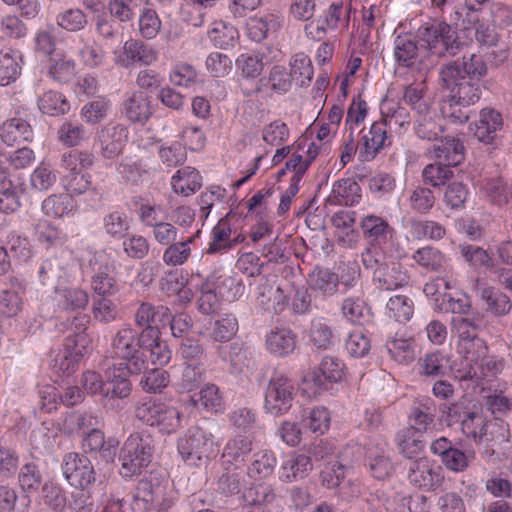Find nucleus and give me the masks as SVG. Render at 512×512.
I'll return each mask as SVG.
<instances>
[{
	"label": "nucleus",
	"instance_id": "1",
	"mask_svg": "<svg viewBox=\"0 0 512 512\" xmlns=\"http://www.w3.org/2000/svg\"><path fill=\"white\" fill-rule=\"evenodd\" d=\"M150 331L137 332L132 327L125 326L116 332L109 354L112 359L121 361L117 366L136 375L148 369V356L144 355L143 346L151 340Z\"/></svg>",
	"mask_w": 512,
	"mask_h": 512
},
{
	"label": "nucleus",
	"instance_id": "2",
	"mask_svg": "<svg viewBox=\"0 0 512 512\" xmlns=\"http://www.w3.org/2000/svg\"><path fill=\"white\" fill-rule=\"evenodd\" d=\"M371 271L372 280L380 290H396L408 286L411 275L407 267L397 260H387V252L366 256L361 260Z\"/></svg>",
	"mask_w": 512,
	"mask_h": 512
},
{
	"label": "nucleus",
	"instance_id": "3",
	"mask_svg": "<svg viewBox=\"0 0 512 512\" xmlns=\"http://www.w3.org/2000/svg\"><path fill=\"white\" fill-rule=\"evenodd\" d=\"M362 238L366 247L361 253V260L387 252V248L396 238V230L388 219L374 213L363 215L359 221Z\"/></svg>",
	"mask_w": 512,
	"mask_h": 512
},
{
	"label": "nucleus",
	"instance_id": "4",
	"mask_svg": "<svg viewBox=\"0 0 512 512\" xmlns=\"http://www.w3.org/2000/svg\"><path fill=\"white\" fill-rule=\"evenodd\" d=\"M153 450L152 439L149 435L131 434L120 450V474L124 478L139 475L151 463Z\"/></svg>",
	"mask_w": 512,
	"mask_h": 512
},
{
	"label": "nucleus",
	"instance_id": "5",
	"mask_svg": "<svg viewBox=\"0 0 512 512\" xmlns=\"http://www.w3.org/2000/svg\"><path fill=\"white\" fill-rule=\"evenodd\" d=\"M294 381L283 371L275 370L271 375L264 395V410L273 417L289 412L297 396Z\"/></svg>",
	"mask_w": 512,
	"mask_h": 512
},
{
	"label": "nucleus",
	"instance_id": "6",
	"mask_svg": "<svg viewBox=\"0 0 512 512\" xmlns=\"http://www.w3.org/2000/svg\"><path fill=\"white\" fill-rule=\"evenodd\" d=\"M177 449L188 465L200 466L215 453L214 437L205 429L193 426L179 438Z\"/></svg>",
	"mask_w": 512,
	"mask_h": 512
},
{
	"label": "nucleus",
	"instance_id": "7",
	"mask_svg": "<svg viewBox=\"0 0 512 512\" xmlns=\"http://www.w3.org/2000/svg\"><path fill=\"white\" fill-rule=\"evenodd\" d=\"M417 35L427 49L437 57L454 56L461 45L456 31L446 22H427L418 28Z\"/></svg>",
	"mask_w": 512,
	"mask_h": 512
},
{
	"label": "nucleus",
	"instance_id": "8",
	"mask_svg": "<svg viewBox=\"0 0 512 512\" xmlns=\"http://www.w3.org/2000/svg\"><path fill=\"white\" fill-rule=\"evenodd\" d=\"M92 272L91 289L99 297H110L119 291L116 279V263L113 257L105 250L93 253L88 261Z\"/></svg>",
	"mask_w": 512,
	"mask_h": 512
},
{
	"label": "nucleus",
	"instance_id": "9",
	"mask_svg": "<svg viewBox=\"0 0 512 512\" xmlns=\"http://www.w3.org/2000/svg\"><path fill=\"white\" fill-rule=\"evenodd\" d=\"M456 69L442 67L439 72L440 83L448 91V99L467 108L479 101L481 88L478 82L461 77Z\"/></svg>",
	"mask_w": 512,
	"mask_h": 512
},
{
	"label": "nucleus",
	"instance_id": "10",
	"mask_svg": "<svg viewBox=\"0 0 512 512\" xmlns=\"http://www.w3.org/2000/svg\"><path fill=\"white\" fill-rule=\"evenodd\" d=\"M130 374L132 373L116 364L108 368L103 398L104 408L110 410L122 408L120 400L128 398L132 392V384L128 378Z\"/></svg>",
	"mask_w": 512,
	"mask_h": 512
},
{
	"label": "nucleus",
	"instance_id": "11",
	"mask_svg": "<svg viewBox=\"0 0 512 512\" xmlns=\"http://www.w3.org/2000/svg\"><path fill=\"white\" fill-rule=\"evenodd\" d=\"M407 480L416 488L435 491L442 486L444 475L440 466L426 457H419L409 463Z\"/></svg>",
	"mask_w": 512,
	"mask_h": 512
},
{
	"label": "nucleus",
	"instance_id": "12",
	"mask_svg": "<svg viewBox=\"0 0 512 512\" xmlns=\"http://www.w3.org/2000/svg\"><path fill=\"white\" fill-rule=\"evenodd\" d=\"M61 468L65 479L73 487L86 489L96 480L94 467L85 455L76 452L67 453Z\"/></svg>",
	"mask_w": 512,
	"mask_h": 512
},
{
	"label": "nucleus",
	"instance_id": "13",
	"mask_svg": "<svg viewBox=\"0 0 512 512\" xmlns=\"http://www.w3.org/2000/svg\"><path fill=\"white\" fill-rule=\"evenodd\" d=\"M345 376V365L337 357L326 356L318 369L305 376L304 382L312 385L315 392L327 391L334 383L340 382Z\"/></svg>",
	"mask_w": 512,
	"mask_h": 512
},
{
	"label": "nucleus",
	"instance_id": "14",
	"mask_svg": "<svg viewBox=\"0 0 512 512\" xmlns=\"http://www.w3.org/2000/svg\"><path fill=\"white\" fill-rule=\"evenodd\" d=\"M115 63L130 68L136 63L151 65L158 58V52L149 44L138 39L127 40L122 49L115 51Z\"/></svg>",
	"mask_w": 512,
	"mask_h": 512
},
{
	"label": "nucleus",
	"instance_id": "15",
	"mask_svg": "<svg viewBox=\"0 0 512 512\" xmlns=\"http://www.w3.org/2000/svg\"><path fill=\"white\" fill-rule=\"evenodd\" d=\"M165 494V486L162 481L150 474L148 477L142 478L136 488V494L134 496L136 501H142L144 508L150 510L152 507L158 506L160 511H166L172 507L173 501L163 499L159 503L160 498Z\"/></svg>",
	"mask_w": 512,
	"mask_h": 512
},
{
	"label": "nucleus",
	"instance_id": "16",
	"mask_svg": "<svg viewBox=\"0 0 512 512\" xmlns=\"http://www.w3.org/2000/svg\"><path fill=\"white\" fill-rule=\"evenodd\" d=\"M292 79L290 72L284 66L275 65L270 70L268 77L260 78L251 87H245V83H242L241 91L244 96H252L261 92L264 87H269L275 93L284 94L290 90Z\"/></svg>",
	"mask_w": 512,
	"mask_h": 512
},
{
	"label": "nucleus",
	"instance_id": "17",
	"mask_svg": "<svg viewBox=\"0 0 512 512\" xmlns=\"http://www.w3.org/2000/svg\"><path fill=\"white\" fill-rule=\"evenodd\" d=\"M89 323L90 317L86 314L79 313L72 319L57 323L55 327L60 333H70L67 337L66 344L76 346V353L81 354L86 351L91 343V338L86 333Z\"/></svg>",
	"mask_w": 512,
	"mask_h": 512
},
{
	"label": "nucleus",
	"instance_id": "18",
	"mask_svg": "<svg viewBox=\"0 0 512 512\" xmlns=\"http://www.w3.org/2000/svg\"><path fill=\"white\" fill-rule=\"evenodd\" d=\"M100 153L105 159L117 157L127 141V129L121 124H108L98 133L96 138Z\"/></svg>",
	"mask_w": 512,
	"mask_h": 512
},
{
	"label": "nucleus",
	"instance_id": "19",
	"mask_svg": "<svg viewBox=\"0 0 512 512\" xmlns=\"http://www.w3.org/2000/svg\"><path fill=\"white\" fill-rule=\"evenodd\" d=\"M170 321V309L163 305L155 306L149 302L140 304L135 313V322L142 331L149 329L160 331Z\"/></svg>",
	"mask_w": 512,
	"mask_h": 512
},
{
	"label": "nucleus",
	"instance_id": "20",
	"mask_svg": "<svg viewBox=\"0 0 512 512\" xmlns=\"http://www.w3.org/2000/svg\"><path fill=\"white\" fill-rule=\"evenodd\" d=\"M24 291L25 287L17 277L8 276L5 288L0 290V313L7 317L16 316L23 306L21 295Z\"/></svg>",
	"mask_w": 512,
	"mask_h": 512
},
{
	"label": "nucleus",
	"instance_id": "21",
	"mask_svg": "<svg viewBox=\"0 0 512 512\" xmlns=\"http://www.w3.org/2000/svg\"><path fill=\"white\" fill-rule=\"evenodd\" d=\"M386 139V124L374 122L370 129L363 134L359 142V156L361 160H373L380 150L384 148Z\"/></svg>",
	"mask_w": 512,
	"mask_h": 512
},
{
	"label": "nucleus",
	"instance_id": "22",
	"mask_svg": "<svg viewBox=\"0 0 512 512\" xmlns=\"http://www.w3.org/2000/svg\"><path fill=\"white\" fill-rule=\"evenodd\" d=\"M362 190L353 178L337 180L333 184L328 202L333 205L354 206L361 201Z\"/></svg>",
	"mask_w": 512,
	"mask_h": 512
},
{
	"label": "nucleus",
	"instance_id": "23",
	"mask_svg": "<svg viewBox=\"0 0 512 512\" xmlns=\"http://www.w3.org/2000/svg\"><path fill=\"white\" fill-rule=\"evenodd\" d=\"M252 451V441L246 436H237L229 440L221 455L222 467H243Z\"/></svg>",
	"mask_w": 512,
	"mask_h": 512
},
{
	"label": "nucleus",
	"instance_id": "24",
	"mask_svg": "<svg viewBox=\"0 0 512 512\" xmlns=\"http://www.w3.org/2000/svg\"><path fill=\"white\" fill-rule=\"evenodd\" d=\"M434 402L431 398H423L414 402L409 414L411 429L417 433H425L434 425Z\"/></svg>",
	"mask_w": 512,
	"mask_h": 512
},
{
	"label": "nucleus",
	"instance_id": "25",
	"mask_svg": "<svg viewBox=\"0 0 512 512\" xmlns=\"http://www.w3.org/2000/svg\"><path fill=\"white\" fill-rule=\"evenodd\" d=\"M433 155L446 166H457L465 157L463 143L458 138L447 136L434 145Z\"/></svg>",
	"mask_w": 512,
	"mask_h": 512
},
{
	"label": "nucleus",
	"instance_id": "26",
	"mask_svg": "<svg viewBox=\"0 0 512 512\" xmlns=\"http://www.w3.org/2000/svg\"><path fill=\"white\" fill-rule=\"evenodd\" d=\"M266 347L274 355L285 356L296 347L295 333L285 327H275L266 335Z\"/></svg>",
	"mask_w": 512,
	"mask_h": 512
},
{
	"label": "nucleus",
	"instance_id": "27",
	"mask_svg": "<svg viewBox=\"0 0 512 512\" xmlns=\"http://www.w3.org/2000/svg\"><path fill=\"white\" fill-rule=\"evenodd\" d=\"M171 186L176 194L187 197L202 187V176L197 169L185 166L172 176Z\"/></svg>",
	"mask_w": 512,
	"mask_h": 512
},
{
	"label": "nucleus",
	"instance_id": "28",
	"mask_svg": "<svg viewBox=\"0 0 512 512\" xmlns=\"http://www.w3.org/2000/svg\"><path fill=\"white\" fill-rule=\"evenodd\" d=\"M264 55L257 54H241L236 59V67L240 71V80L239 85L245 83V87H251L253 83L263 72L264 70Z\"/></svg>",
	"mask_w": 512,
	"mask_h": 512
},
{
	"label": "nucleus",
	"instance_id": "29",
	"mask_svg": "<svg viewBox=\"0 0 512 512\" xmlns=\"http://www.w3.org/2000/svg\"><path fill=\"white\" fill-rule=\"evenodd\" d=\"M503 125L502 116L492 108H484L476 123L475 136L485 144H491L496 136L497 130Z\"/></svg>",
	"mask_w": 512,
	"mask_h": 512
},
{
	"label": "nucleus",
	"instance_id": "30",
	"mask_svg": "<svg viewBox=\"0 0 512 512\" xmlns=\"http://www.w3.org/2000/svg\"><path fill=\"white\" fill-rule=\"evenodd\" d=\"M484 316L478 311H471L467 315L453 316L452 330L458 335L459 341L476 337L477 332L484 328Z\"/></svg>",
	"mask_w": 512,
	"mask_h": 512
},
{
	"label": "nucleus",
	"instance_id": "31",
	"mask_svg": "<svg viewBox=\"0 0 512 512\" xmlns=\"http://www.w3.org/2000/svg\"><path fill=\"white\" fill-rule=\"evenodd\" d=\"M281 25V17L275 13H267L261 17H252L247 23V35L255 42L266 39L269 33L276 32Z\"/></svg>",
	"mask_w": 512,
	"mask_h": 512
},
{
	"label": "nucleus",
	"instance_id": "32",
	"mask_svg": "<svg viewBox=\"0 0 512 512\" xmlns=\"http://www.w3.org/2000/svg\"><path fill=\"white\" fill-rule=\"evenodd\" d=\"M123 113L132 123H145L152 114L148 97L143 92H134L123 102Z\"/></svg>",
	"mask_w": 512,
	"mask_h": 512
},
{
	"label": "nucleus",
	"instance_id": "33",
	"mask_svg": "<svg viewBox=\"0 0 512 512\" xmlns=\"http://www.w3.org/2000/svg\"><path fill=\"white\" fill-rule=\"evenodd\" d=\"M505 365L502 357L489 355V353L476 366L463 367L462 378L465 380L479 381L499 374Z\"/></svg>",
	"mask_w": 512,
	"mask_h": 512
},
{
	"label": "nucleus",
	"instance_id": "34",
	"mask_svg": "<svg viewBox=\"0 0 512 512\" xmlns=\"http://www.w3.org/2000/svg\"><path fill=\"white\" fill-rule=\"evenodd\" d=\"M443 67L457 68L458 74L461 77L469 80L479 82L484 76H486L488 68L481 56L471 54L469 56H463L461 59L449 62Z\"/></svg>",
	"mask_w": 512,
	"mask_h": 512
},
{
	"label": "nucleus",
	"instance_id": "35",
	"mask_svg": "<svg viewBox=\"0 0 512 512\" xmlns=\"http://www.w3.org/2000/svg\"><path fill=\"white\" fill-rule=\"evenodd\" d=\"M0 137L4 143L11 146L21 141H31L33 131L31 125L25 119L14 117L2 124Z\"/></svg>",
	"mask_w": 512,
	"mask_h": 512
},
{
	"label": "nucleus",
	"instance_id": "36",
	"mask_svg": "<svg viewBox=\"0 0 512 512\" xmlns=\"http://www.w3.org/2000/svg\"><path fill=\"white\" fill-rule=\"evenodd\" d=\"M417 41L411 34H400L394 39V59L398 66L411 68L418 57Z\"/></svg>",
	"mask_w": 512,
	"mask_h": 512
},
{
	"label": "nucleus",
	"instance_id": "37",
	"mask_svg": "<svg viewBox=\"0 0 512 512\" xmlns=\"http://www.w3.org/2000/svg\"><path fill=\"white\" fill-rule=\"evenodd\" d=\"M440 121L441 119L431 109H428L427 112L418 113L414 124L415 134L422 140H437L444 131Z\"/></svg>",
	"mask_w": 512,
	"mask_h": 512
},
{
	"label": "nucleus",
	"instance_id": "38",
	"mask_svg": "<svg viewBox=\"0 0 512 512\" xmlns=\"http://www.w3.org/2000/svg\"><path fill=\"white\" fill-rule=\"evenodd\" d=\"M223 472L217 479V491L225 496L239 494L245 486L243 467H222Z\"/></svg>",
	"mask_w": 512,
	"mask_h": 512
},
{
	"label": "nucleus",
	"instance_id": "39",
	"mask_svg": "<svg viewBox=\"0 0 512 512\" xmlns=\"http://www.w3.org/2000/svg\"><path fill=\"white\" fill-rule=\"evenodd\" d=\"M311 457L305 454H293L281 466V478L292 482L303 479L312 470Z\"/></svg>",
	"mask_w": 512,
	"mask_h": 512
},
{
	"label": "nucleus",
	"instance_id": "40",
	"mask_svg": "<svg viewBox=\"0 0 512 512\" xmlns=\"http://www.w3.org/2000/svg\"><path fill=\"white\" fill-rule=\"evenodd\" d=\"M407 229L414 240L430 239L438 241L446 235V229L433 220L410 219L407 222Z\"/></svg>",
	"mask_w": 512,
	"mask_h": 512
},
{
	"label": "nucleus",
	"instance_id": "41",
	"mask_svg": "<svg viewBox=\"0 0 512 512\" xmlns=\"http://www.w3.org/2000/svg\"><path fill=\"white\" fill-rule=\"evenodd\" d=\"M436 204V196L432 189L426 185H417L409 191L408 205L410 209L420 215L429 214Z\"/></svg>",
	"mask_w": 512,
	"mask_h": 512
},
{
	"label": "nucleus",
	"instance_id": "42",
	"mask_svg": "<svg viewBox=\"0 0 512 512\" xmlns=\"http://www.w3.org/2000/svg\"><path fill=\"white\" fill-rule=\"evenodd\" d=\"M309 342L318 350H328L335 345L336 336L326 320L318 318L311 322Z\"/></svg>",
	"mask_w": 512,
	"mask_h": 512
},
{
	"label": "nucleus",
	"instance_id": "43",
	"mask_svg": "<svg viewBox=\"0 0 512 512\" xmlns=\"http://www.w3.org/2000/svg\"><path fill=\"white\" fill-rule=\"evenodd\" d=\"M309 285L324 296H332L338 290L339 277L327 268L317 267L309 275Z\"/></svg>",
	"mask_w": 512,
	"mask_h": 512
},
{
	"label": "nucleus",
	"instance_id": "44",
	"mask_svg": "<svg viewBox=\"0 0 512 512\" xmlns=\"http://www.w3.org/2000/svg\"><path fill=\"white\" fill-rule=\"evenodd\" d=\"M458 348L463 355L464 367L476 366L489 353L486 341L479 336L459 341Z\"/></svg>",
	"mask_w": 512,
	"mask_h": 512
},
{
	"label": "nucleus",
	"instance_id": "45",
	"mask_svg": "<svg viewBox=\"0 0 512 512\" xmlns=\"http://www.w3.org/2000/svg\"><path fill=\"white\" fill-rule=\"evenodd\" d=\"M479 297L487 305V310L495 316H505L512 309V301L509 296L505 293L496 292L493 287L481 288Z\"/></svg>",
	"mask_w": 512,
	"mask_h": 512
},
{
	"label": "nucleus",
	"instance_id": "46",
	"mask_svg": "<svg viewBox=\"0 0 512 512\" xmlns=\"http://www.w3.org/2000/svg\"><path fill=\"white\" fill-rule=\"evenodd\" d=\"M151 340L144 344V355L148 356L149 364L166 365L171 359V350L168 344L160 338V331L150 329Z\"/></svg>",
	"mask_w": 512,
	"mask_h": 512
},
{
	"label": "nucleus",
	"instance_id": "47",
	"mask_svg": "<svg viewBox=\"0 0 512 512\" xmlns=\"http://www.w3.org/2000/svg\"><path fill=\"white\" fill-rule=\"evenodd\" d=\"M75 208V201L71 194L60 193L48 196L42 202V211L48 217L62 218Z\"/></svg>",
	"mask_w": 512,
	"mask_h": 512
},
{
	"label": "nucleus",
	"instance_id": "48",
	"mask_svg": "<svg viewBox=\"0 0 512 512\" xmlns=\"http://www.w3.org/2000/svg\"><path fill=\"white\" fill-rule=\"evenodd\" d=\"M412 260L423 269L430 272H440L446 263L445 255L433 246H424L417 249Z\"/></svg>",
	"mask_w": 512,
	"mask_h": 512
},
{
	"label": "nucleus",
	"instance_id": "49",
	"mask_svg": "<svg viewBox=\"0 0 512 512\" xmlns=\"http://www.w3.org/2000/svg\"><path fill=\"white\" fill-rule=\"evenodd\" d=\"M39 110L49 116H60L69 112L70 103L61 92L49 90L38 98Z\"/></svg>",
	"mask_w": 512,
	"mask_h": 512
},
{
	"label": "nucleus",
	"instance_id": "50",
	"mask_svg": "<svg viewBox=\"0 0 512 512\" xmlns=\"http://www.w3.org/2000/svg\"><path fill=\"white\" fill-rule=\"evenodd\" d=\"M18 52L11 48L0 50V85L6 86L14 82L21 73Z\"/></svg>",
	"mask_w": 512,
	"mask_h": 512
},
{
	"label": "nucleus",
	"instance_id": "51",
	"mask_svg": "<svg viewBox=\"0 0 512 512\" xmlns=\"http://www.w3.org/2000/svg\"><path fill=\"white\" fill-rule=\"evenodd\" d=\"M231 226L228 217L221 218L212 229V239L206 250L207 254H216L227 251L232 248L233 244L230 241Z\"/></svg>",
	"mask_w": 512,
	"mask_h": 512
},
{
	"label": "nucleus",
	"instance_id": "52",
	"mask_svg": "<svg viewBox=\"0 0 512 512\" xmlns=\"http://www.w3.org/2000/svg\"><path fill=\"white\" fill-rule=\"evenodd\" d=\"M510 429L508 423L501 418L495 417L494 420L486 422L483 432V440L494 452V447H501L510 440Z\"/></svg>",
	"mask_w": 512,
	"mask_h": 512
},
{
	"label": "nucleus",
	"instance_id": "53",
	"mask_svg": "<svg viewBox=\"0 0 512 512\" xmlns=\"http://www.w3.org/2000/svg\"><path fill=\"white\" fill-rule=\"evenodd\" d=\"M191 254V240H183L180 237L179 240L166 246L162 261L167 266H182L189 260Z\"/></svg>",
	"mask_w": 512,
	"mask_h": 512
},
{
	"label": "nucleus",
	"instance_id": "54",
	"mask_svg": "<svg viewBox=\"0 0 512 512\" xmlns=\"http://www.w3.org/2000/svg\"><path fill=\"white\" fill-rule=\"evenodd\" d=\"M419 434L411 428H405L397 433V445L406 458L412 459L425 448V440Z\"/></svg>",
	"mask_w": 512,
	"mask_h": 512
},
{
	"label": "nucleus",
	"instance_id": "55",
	"mask_svg": "<svg viewBox=\"0 0 512 512\" xmlns=\"http://www.w3.org/2000/svg\"><path fill=\"white\" fill-rule=\"evenodd\" d=\"M100 424V417L96 413L89 412H73L68 415L64 421L65 429L69 433L82 431L83 434H86L98 428Z\"/></svg>",
	"mask_w": 512,
	"mask_h": 512
},
{
	"label": "nucleus",
	"instance_id": "56",
	"mask_svg": "<svg viewBox=\"0 0 512 512\" xmlns=\"http://www.w3.org/2000/svg\"><path fill=\"white\" fill-rule=\"evenodd\" d=\"M277 460L274 453L268 450L260 451L254 454L253 461L247 469V474L251 478L262 479L272 475Z\"/></svg>",
	"mask_w": 512,
	"mask_h": 512
},
{
	"label": "nucleus",
	"instance_id": "57",
	"mask_svg": "<svg viewBox=\"0 0 512 512\" xmlns=\"http://www.w3.org/2000/svg\"><path fill=\"white\" fill-rule=\"evenodd\" d=\"M386 350L393 360L407 365L414 360L413 341L410 338L394 337L387 340Z\"/></svg>",
	"mask_w": 512,
	"mask_h": 512
},
{
	"label": "nucleus",
	"instance_id": "58",
	"mask_svg": "<svg viewBox=\"0 0 512 512\" xmlns=\"http://www.w3.org/2000/svg\"><path fill=\"white\" fill-rule=\"evenodd\" d=\"M349 470L350 467L338 459L329 460L320 472L321 484L328 489L339 487Z\"/></svg>",
	"mask_w": 512,
	"mask_h": 512
},
{
	"label": "nucleus",
	"instance_id": "59",
	"mask_svg": "<svg viewBox=\"0 0 512 512\" xmlns=\"http://www.w3.org/2000/svg\"><path fill=\"white\" fill-rule=\"evenodd\" d=\"M421 177L424 185L438 188L444 186L453 177V171L450 166L438 161L426 165L422 170Z\"/></svg>",
	"mask_w": 512,
	"mask_h": 512
},
{
	"label": "nucleus",
	"instance_id": "60",
	"mask_svg": "<svg viewBox=\"0 0 512 512\" xmlns=\"http://www.w3.org/2000/svg\"><path fill=\"white\" fill-rule=\"evenodd\" d=\"M103 227L110 237L114 239L125 238L130 229L128 216L122 211H112L104 216Z\"/></svg>",
	"mask_w": 512,
	"mask_h": 512
},
{
	"label": "nucleus",
	"instance_id": "61",
	"mask_svg": "<svg viewBox=\"0 0 512 512\" xmlns=\"http://www.w3.org/2000/svg\"><path fill=\"white\" fill-rule=\"evenodd\" d=\"M48 74L56 81L67 82L75 75V62L63 55H52L49 59Z\"/></svg>",
	"mask_w": 512,
	"mask_h": 512
},
{
	"label": "nucleus",
	"instance_id": "62",
	"mask_svg": "<svg viewBox=\"0 0 512 512\" xmlns=\"http://www.w3.org/2000/svg\"><path fill=\"white\" fill-rule=\"evenodd\" d=\"M18 483L27 496L38 491L42 484V474L38 465L32 462L24 464L18 473Z\"/></svg>",
	"mask_w": 512,
	"mask_h": 512
},
{
	"label": "nucleus",
	"instance_id": "63",
	"mask_svg": "<svg viewBox=\"0 0 512 512\" xmlns=\"http://www.w3.org/2000/svg\"><path fill=\"white\" fill-rule=\"evenodd\" d=\"M143 376L139 382L141 388L147 393H160L170 382V375L160 368H149L142 371Z\"/></svg>",
	"mask_w": 512,
	"mask_h": 512
},
{
	"label": "nucleus",
	"instance_id": "64",
	"mask_svg": "<svg viewBox=\"0 0 512 512\" xmlns=\"http://www.w3.org/2000/svg\"><path fill=\"white\" fill-rule=\"evenodd\" d=\"M387 310L390 317L400 323L409 321L414 313L413 301L405 295H395L387 302Z\"/></svg>",
	"mask_w": 512,
	"mask_h": 512
}]
</instances>
